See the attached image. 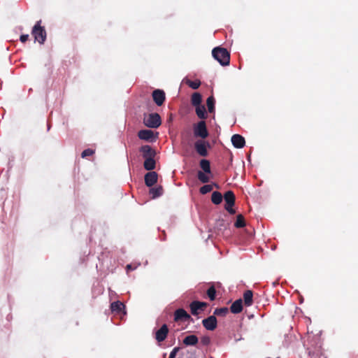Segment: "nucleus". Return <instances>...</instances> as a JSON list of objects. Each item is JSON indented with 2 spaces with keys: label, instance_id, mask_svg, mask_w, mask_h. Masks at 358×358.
Instances as JSON below:
<instances>
[{
  "label": "nucleus",
  "instance_id": "obj_1",
  "mask_svg": "<svg viewBox=\"0 0 358 358\" xmlns=\"http://www.w3.org/2000/svg\"><path fill=\"white\" fill-rule=\"evenodd\" d=\"M213 57L222 66H229L230 64V53L221 46L215 47L212 50Z\"/></svg>",
  "mask_w": 358,
  "mask_h": 358
},
{
  "label": "nucleus",
  "instance_id": "obj_37",
  "mask_svg": "<svg viewBox=\"0 0 358 358\" xmlns=\"http://www.w3.org/2000/svg\"><path fill=\"white\" fill-rule=\"evenodd\" d=\"M196 302L197 303V305L200 307V310L201 311H203L204 310V308L207 306L208 303L206 302H204V301H197V300H195Z\"/></svg>",
  "mask_w": 358,
  "mask_h": 358
},
{
  "label": "nucleus",
  "instance_id": "obj_43",
  "mask_svg": "<svg viewBox=\"0 0 358 358\" xmlns=\"http://www.w3.org/2000/svg\"><path fill=\"white\" fill-rule=\"evenodd\" d=\"M247 159L248 161H250V154H249L248 156H247Z\"/></svg>",
  "mask_w": 358,
  "mask_h": 358
},
{
  "label": "nucleus",
  "instance_id": "obj_38",
  "mask_svg": "<svg viewBox=\"0 0 358 358\" xmlns=\"http://www.w3.org/2000/svg\"><path fill=\"white\" fill-rule=\"evenodd\" d=\"M29 39V34H22L20 37V40L22 43H25Z\"/></svg>",
  "mask_w": 358,
  "mask_h": 358
},
{
  "label": "nucleus",
  "instance_id": "obj_23",
  "mask_svg": "<svg viewBox=\"0 0 358 358\" xmlns=\"http://www.w3.org/2000/svg\"><path fill=\"white\" fill-rule=\"evenodd\" d=\"M199 166L202 169L201 171L205 172L206 173H209L212 176L211 169H210V163L208 159H202L199 162Z\"/></svg>",
  "mask_w": 358,
  "mask_h": 358
},
{
  "label": "nucleus",
  "instance_id": "obj_36",
  "mask_svg": "<svg viewBox=\"0 0 358 358\" xmlns=\"http://www.w3.org/2000/svg\"><path fill=\"white\" fill-rule=\"evenodd\" d=\"M180 350V347H175L170 352L169 358H176L177 353Z\"/></svg>",
  "mask_w": 358,
  "mask_h": 358
},
{
  "label": "nucleus",
  "instance_id": "obj_45",
  "mask_svg": "<svg viewBox=\"0 0 358 358\" xmlns=\"http://www.w3.org/2000/svg\"><path fill=\"white\" fill-rule=\"evenodd\" d=\"M277 284H278V282H273V285L274 287H275V286H276V285H277Z\"/></svg>",
  "mask_w": 358,
  "mask_h": 358
},
{
  "label": "nucleus",
  "instance_id": "obj_20",
  "mask_svg": "<svg viewBox=\"0 0 358 358\" xmlns=\"http://www.w3.org/2000/svg\"><path fill=\"white\" fill-rule=\"evenodd\" d=\"M143 167L146 171H153L156 168V161L155 157L145 159L143 162Z\"/></svg>",
  "mask_w": 358,
  "mask_h": 358
},
{
  "label": "nucleus",
  "instance_id": "obj_31",
  "mask_svg": "<svg viewBox=\"0 0 358 358\" xmlns=\"http://www.w3.org/2000/svg\"><path fill=\"white\" fill-rule=\"evenodd\" d=\"M206 294H207L209 299L211 301H214L215 299L217 292H216V289H215V287H214V285H211L207 289Z\"/></svg>",
  "mask_w": 358,
  "mask_h": 358
},
{
  "label": "nucleus",
  "instance_id": "obj_24",
  "mask_svg": "<svg viewBox=\"0 0 358 358\" xmlns=\"http://www.w3.org/2000/svg\"><path fill=\"white\" fill-rule=\"evenodd\" d=\"M206 106L208 108V110L210 113H215V99L211 95L208 96L206 99Z\"/></svg>",
  "mask_w": 358,
  "mask_h": 358
},
{
  "label": "nucleus",
  "instance_id": "obj_17",
  "mask_svg": "<svg viewBox=\"0 0 358 358\" xmlns=\"http://www.w3.org/2000/svg\"><path fill=\"white\" fill-rule=\"evenodd\" d=\"M164 190L161 185L151 187L149 189V194L152 199H155L163 195Z\"/></svg>",
  "mask_w": 358,
  "mask_h": 358
},
{
  "label": "nucleus",
  "instance_id": "obj_4",
  "mask_svg": "<svg viewBox=\"0 0 358 358\" xmlns=\"http://www.w3.org/2000/svg\"><path fill=\"white\" fill-rule=\"evenodd\" d=\"M143 123L148 128L157 129L162 124V118L157 113H152L143 119Z\"/></svg>",
  "mask_w": 358,
  "mask_h": 358
},
{
  "label": "nucleus",
  "instance_id": "obj_47",
  "mask_svg": "<svg viewBox=\"0 0 358 358\" xmlns=\"http://www.w3.org/2000/svg\"><path fill=\"white\" fill-rule=\"evenodd\" d=\"M277 358H280V357H277Z\"/></svg>",
  "mask_w": 358,
  "mask_h": 358
},
{
  "label": "nucleus",
  "instance_id": "obj_15",
  "mask_svg": "<svg viewBox=\"0 0 358 358\" xmlns=\"http://www.w3.org/2000/svg\"><path fill=\"white\" fill-rule=\"evenodd\" d=\"M110 309L113 313L117 314H126L125 306L120 301H116L110 304Z\"/></svg>",
  "mask_w": 358,
  "mask_h": 358
},
{
  "label": "nucleus",
  "instance_id": "obj_16",
  "mask_svg": "<svg viewBox=\"0 0 358 358\" xmlns=\"http://www.w3.org/2000/svg\"><path fill=\"white\" fill-rule=\"evenodd\" d=\"M243 300L241 299L234 301L230 306V311L234 314H238L243 310Z\"/></svg>",
  "mask_w": 358,
  "mask_h": 358
},
{
  "label": "nucleus",
  "instance_id": "obj_7",
  "mask_svg": "<svg viewBox=\"0 0 358 358\" xmlns=\"http://www.w3.org/2000/svg\"><path fill=\"white\" fill-rule=\"evenodd\" d=\"M158 134V132H155L151 129H141L138 132V137L141 140L153 143L156 141Z\"/></svg>",
  "mask_w": 358,
  "mask_h": 358
},
{
  "label": "nucleus",
  "instance_id": "obj_2",
  "mask_svg": "<svg viewBox=\"0 0 358 358\" xmlns=\"http://www.w3.org/2000/svg\"><path fill=\"white\" fill-rule=\"evenodd\" d=\"M41 20L36 22L31 30V34L34 36L35 41L40 44H43L46 40L47 34L44 27L41 25Z\"/></svg>",
  "mask_w": 358,
  "mask_h": 358
},
{
  "label": "nucleus",
  "instance_id": "obj_41",
  "mask_svg": "<svg viewBox=\"0 0 358 358\" xmlns=\"http://www.w3.org/2000/svg\"><path fill=\"white\" fill-rule=\"evenodd\" d=\"M211 185H213V187H216L217 189H219V188H220L219 185H218L217 183H216V182H213Z\"/></svg>",
  "mask_w": 358,
  "mask_h": 358
},
{
  "label": "nucleus",
  "instance_id": "obj_3",
  "mask_svg": "<svg viewBox=\"0 0 358 358\" xmlns=\"http://www.w3.org/2000/svg\"><path fill=\"white\" fill-rule=\"evenodd\" d=\"M194 136L196 138L205 139L209 136L206 123L204 120H201L193 125Z\"/></svg>",
  "mask_w": 358,
  "mask_h": 358
},
{
  "label": "nucleus",
  "instance_id": "obj_9",
  "mask_svg": "<svg viewBox=\"0 0 358 358\" xmlns=\"http://www.w3.org/2000/svg\"><path fill=\"white\" fill-rule=\"evenodd\" d=\"M203 327L208 331H214L217 327V320L215 315H210L202 320Z\"/></svg>",
  "mask_w": 358,
  "mask_h": 358
},
{
  "label": "nucleus",
  "instance_id": "obj_28",
  "mask_svg": "<svg viewBox=\"0 0 358 358\" xmlns=\"http://www.w3.org/2000/svg\"><path fill=\"white\" fill-rule=\"evenodd\" d=\"M245 226V221L244 217L242 214H238L236 216V220L234 223V227L236 228H243Z\"/></svg>",
  "mask_w": 358,
  "mask_h": 358
},
{
  "label": "nucleus",
  "instance_id": "obj_27",
  "mask_svg": "<svg viewBox=\"0 0 358 358\" xmlns=\"http://www.w3.org/2000/svg\"><path fill=\"white\" fill-rule=\"evenodd\" d=\"M208 174L209 173H206L201 171H198L197 178L201 182L206 184L210 181V176Z\"/></svg>",
  "mask_w": 358,
  "mask_h": 358
},
{
  "label": "nucleus",
  "instance_id": "obj_12",
  "mask_svg": "<svg viewBox=\"0 0 358 358\" xmlns=\"http://www.w3.org/2000/svg\"><path fill=\"white\" fill-rule=\"evenodd\" d=\"M158 173L155 171H148L144 176L145 184L147 187H151L157 182Z\"/></svg>",
  "mask_w": 358,
  "mask_h": 358
},
{
  "label": "nucleus",
  "instance_id": "obj_40",
  "mask_svg": "<svg viewBox=\"0 0 358 358\" xmlns=\"http://www.w3.org/2000/svg\"><path fill=\"white\" fill-rule=\"evenodd\" d=\"M160 238V240H161L162 241H166V233H165V231H162V236H160V238Z\"/></svg>",
  "mask_w": 358,
  "mask_h": 358
},
{
  "label": "nucleus",
  "instance_id": "obj_46",
  "mask_svg": "<svg viewBox=\"0 0 358 358\" xmlns=\"http://www.w3.org/2000/svg\"><path fill=\"white\" fill-rule=\"evenodd\" d=\"M50 128V125H48V130H49Z\"/></svg>",
  "mask_w": 358,
  "mask_h": 358
},
{
  "label": "nucleus",
  "instance_id": "obj_6",
  "mask_svg": "<svg viewBox=\"0 0 358 358\" xmlns=\"http://www.w3.org/2000/svg\"><path fill=\"white\" fill-rule=\"evenodd\" d=\"M225 201L224 208L230 214L234 215L236 213L233 206L235 203V194L231 190L227 191L224 194Z\"/></svg>",
  "mask_w": 358,
  "mask_h": 358
},
{
  "label": "nucleus",
  "instance_id": "obj_21",
  "mask_svg": "<svg viewBox=\"0 0 358 358\" xmlns=\"http://www.w3.org/2000/svg\"><path fill=\"white\" fill-rule=\"evenodd\" d=\"M195 112L199 118H200L201 120H204L208 117L207 111L206 110V108L203 105H199L197 106H195Z\"/></svg>",
  "mask_w": 358,
  "mask_h": 358
},
{
  "label": "nucleus",
  "instance_id": "obj_25",
  "mask_svg": "<svg viewBox=\"0 0 358 358\" xmlns=\"http://www.w3.org/2000/svg\"><path fill=\"white\" fill-rule=\"evenodd\" d=\"M202 96L199 92H194L192 94L191 97V103L193 106H197L201 105Z\"/></svg>",
  "mask_w": 358,
  "mask_h": 358
},
{
  "label": "nucleus",
  "instance_id": "obj_14",
  "mask_svg": "<svg viewBox=\"0 0 358 358\" xmlns=\"http://www.w3.org/2000/svg\"><path fill=\"white\" fill-rule=\"evenodd\" d=\"M190 318V315L182 308H178L174 312V321H184L186 322Z\"/></svg>",
  "mask_w": 358,
  "mask_h": 358
},
{
  "label": "nucleus",
  "instance_id": "obj_11",
  "mask_svg": "<svg viewBox=\"0 0 358 358\" xmlns=\"http://www.w3.org/2000/svg\"><path fill=\"white\" fill-rule=\"evenodd\" d=\"M169 334V327L166 324H164L162 327L155 331V338L159 343L163 342Z\"/></svg>",
  "mask_w": 358,
  "mask_h": 358
},
{
  "label": "nucleus",
  "instance_id": "obj_33",
  "mask_svg": "<svg viewBox=\"0 0 358 358\" xmlns=\"http://www.w3.org/2000/svg\"><path fill=\"white\" fill-rule=\"evenodd\" d=\"M212 189H213L212 185L206 184V185H203L201 187H200L199 192L201 194H206L207 193L211 192Z\"/></svg>",
  "mask_w": 358,
  "mask_h": 358
},
{
  "label": "nucleus",
  "instance_id": "obj_39",
  "mask_svg": "<svg viewBox=\"0 0 358 358\" xmlns=\"http://www.w3.org/2000/svg\"><path fill=\"white\" fill-rule=\"evenodd\" d=\"M136 268V266H133L131 264H127L126 266L127 271H134Z\"/></svg>",
  "mask_w": 358,
  "mask_h": 358
},
{
  "label": "nucleus",
  "instance_id": "obj_26",
  "mask_svg": "<svg viewBox=\"0 0 358 358\" xmlns=\"http://www.w3.org/2000/svg\"><path fill=\"white\" fill-rule=\"evenodd\" d=\"M224 196L220 192L215 191L212 193L211 201L215 205H219L222 201Z\"/></svg>",
  "mask_w": 358,
  "mask_h": 358
},
{
  "label": "nucleus",
  "instance_id": "obj_5",
  "mask_svg": "<svg viewBox=\"0 0 358 358\" xmlns=\"http://www.w3.org/2000/svg\"><path fill=\"white\" fill-rule=\"evenodd\" d=\"M194 146L196 153L201 157H207L208 155V150L211 148L210 143L204 139L196 141Z\"/></svg>",
  "mask_w": 358,
  "mask_h": 358
},
{
  "label": "nucleus",
  "instance_id": "obj_29",
  "mask_svg": "<svg viewBox=\"0 0 358 358\" xmlns=\"http://www.w3.org/2000/svg\"><path fill=\"white\" fill-rule=\"evenodd\" d=\"M189 308L191 314L194 316L198 315L201 312L200 307L197 305V303L196 302L195 300L190 303Z\"/></svg>",
  "mask_w": 358,
  "mask_h": 358
},
{
  "label": "nucleus",
  "instance_id": "obj_44",
  "mask_svg": "<svg viewBox=\"0 0 358 358\" xmlns=\"http://www.w3.org/2000/svg\"><path fill=\"white\" fill-rule=\"evenodd\" d=\"M303 297H301V299H300V303H303Z\"/></svg>",
  "mask_w": 358,
  "mask_h": 358
},
{
  "label": "nucleus",
  "instance_id": "obj_42",
  "mask_svg": "<svg viewBox=\"0 0 358 358\" xmlns=\"http://www.w3.org/2000/svg\"><path fill=\"white\" fill-rule=\"evenodd\" d=\"M187 321L191 322H194V320L190 316V318H188Z\"/></svg>",
  "mask_w": 358,
  "mask_h": 358
},
{
  "label": "nucleus",
  "instance_id": "obj_10",
  "mask_svg": "<svg viewBox=\"0 0 358 358\" xmlns=\"http://www.w3.org/2000/svg\"><path fill=\"white\" fill-rule=\"evenodd\" d=\"M142 157L145 159L155 157L157 152L156 150L150 145H144L139 148Z\"/></svg>",
  "mask_w": 358,
  "mask_h": 358
},
{
  "label": "nucleus",
  "instance_id": "obj_22",
  "mask_svg": "<svg viewBox=\"0 0 358 358\" xmlns=\"http://www.w3.org/2000/svg\"><path fill=\"white\" fill-rule=\"evenodd\" d=\"M243 301L245 306H250L253 303V292L252 290H246L243 293Z\"/></svg>",
  "mask_w": 358,
  "mask_h": 358
},
{
  "label": "nucleus",
  "instance_id": "obj_34",
  "mask_svg": "<svg viewBox=\"0 0 358 358\" xmlns=\"http://www.w3.org/2000/svg\"><path fill=\"white\" fill-rule=\"evenodd\" d=\"M94 150L90 149V148H87V149H85L84 150L82 153H81V157L83 158H85L86 157H90V156H92L93 154H94Z\"/></svg>",
  "mask_w": 358,
  "mask_h": 358
},
{
  "label": "nucleus",
  "instance_id": "obj_19",
  "mask_svg": "<svg viewBox=\"0 0 358 358\" xmlns=\"http://www.w3.org/2000/svg\"><path fill=\"white\" fill-rule=\"evenodd\" d=\"M229 224V222H227L224 219L220 217L216 220L214 228L219 232L223 231L227 229Z\"/></svg>",
  "mask_w": 358,
  "mask_h": 358
},
{
  "label": "nucleus",
  "instance_id": "obj_30",
  "mask_svg": "<svg viewBox=\"0 0 358 358\" xmlns=\"http://www.w3.org/2000/svg\"><path fill=\"white\" fill-rule=\"evenodd\" d=\"M229 312V308L227 307H222L215 308L213 315H217L224 317Z\"/></svg>",
  "mask_w": 358,
  "mask_h": 358
},
{
  "label": "nucleus",
  "instance_id": "obj_35",
  "mask_svg": "<svg viewBox=\"0 0 358 358\" xmlns=\"http://www.w3.org/2000/svg\"><path fill=\"white\" fill-rule=\"evenodd\" d=\"M210 338L208 336H203L201 338V343L204 346L210 345Z\"/></svg>",
  "mask_w": 358,
  "mask_h": 358
},
{
  "label": "nucleus",
  "instance_id": "obj_8",
  "mask_svg": "<svg viewBox=\"0 0 358 358\" xmlns=\"http://www.w3.org/2000/svg\"><path fill=\"white\" fill-rule=\"evenodd\" d=\"M153 101L157 106H162L166 101V94L163 90L156 89L152 92Z\"/></svg>",
  "mask_w": 358,
  "mask_h": 358
},
{
  "label": "nucleus",
  "instance_id": "obj_13",
  "mask_svg": "<svg viewBox=\"0 0 358 358\" xmlns=\"http://www.w3.org/2000/svg\"><path fill=\"white\" fill-rule=\"evenodd\" d=\"M231 141L235 148L241 149L245 145V138L238 134H234L231 136Z\"/></svg>",
  "mask_w": 358,
  "mask_h": 358
},
{
  "label": "nucleus",
  "instance_id": "obj_32",
  "mask_svg": "<svg viewBox=\"0 0 358 358\" xmlns=\"http://www.w3.org/2000/svg\"><path fill=\"white\" fill-rule=\"evenodd\" d=\"M187 84L190 88L197 90L201 85V81L199 80H196L194 81L187 80Z\"/></svg>",
  "mask_w": 358,
  "mask_h": 358
},
{
  "label": "nucleus",
  "instance_id": "obj_18",
  "mask_svg": "<svg viewBox=\"0 0 358 358\" xmlns=\"http://www.w3.org/2000/svg\"><path fill=\"white\" fill-rule=\"evenodd\" d=\"M199 342L198 337L194 334L186 336L182 340V343L186 346H194Z\"/></svg>",
  "mask_w": 358,
  "mask_h": 358
}]
</instances>
